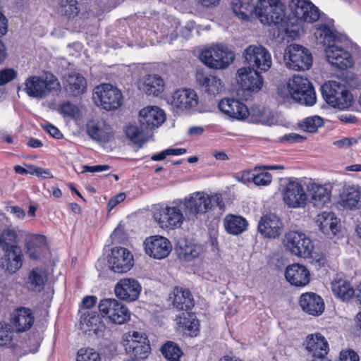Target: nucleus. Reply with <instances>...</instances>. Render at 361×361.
Returning a JSON list of instances; mask_svg holds the SVG:
<instances>
[{"label": "nucleus", "mask_w": 361, "mask_h": 361, "mask_svg": "<svg viewBox=\"0 0 361 361\" xmlns=\"http://www.w3.org/2000/svg\"><path fill=\"white\" fill-rule=\"evenodd\" d=\"M214 206L224 209L225 204L221 193L207 194L204 191L190 193L182 199L173 200L169 205L154 212V218L164 229L180 228L184 220V214L188 221L195 222L201 216L212 210Z\"/></svg>", "instance_id": "f257e3e1"}, {"label": "nucleus", "mask_w": 361, "mask_h": 361, "mask_svg": "<svg viewBox=\"0 0 361 361\" xmlns=\"http://www.w3.org/2000/svg\"><path fill=\"white\" fill-rule=\"evenodd\" d=\"M283 7L280 0H258L255 6L249 3H243L240 0L232 1V9L238 18L248 20L254 12L262 24L269 25H279L283 21Z\"/></svg>", "instance_id": "f03ea898"}, {"label": "nucleus", "mask_w": 361, "mask_h": 361, "mask_svg": "<svg viewBox=\"0 0 361 361\" xmlns=\"http://www.w3.org/2000/svg\"><path fill=\"white\" fill-rule=\"evenodd\" d=\"M200 59L210 68L225 69L233 63L235 54L226 46L216 44L202 50Z\"/></svg>", "instance_id": "7ed1b4c3"}, {"label": "nucleus", "mask_w": 361, "mask_h": 361, "mask_svg": "<svg viewBox=\"0 0 361 361\" xmlns=\"http://www.w3.org/2000/svg\"><path fill=\"white\" fill-rule=\"evenodd\" d=\"M323 98L334 108L345 109L353 103V97L346 87L340 82L329 81L321 87Z\"/></svg>", "instance_id": "20e7f679"}, {"label": "nucleus", "mask_w": 361, "mask_h": 361, "mask_svg": "<svg viewBox=\"0 0 361 361\" xmlns=\"http://www.w3.org/2000/svg\"><path fill=\"white\" fill-rule=\"evenodd\" d=\"M121 343L130 358L145 360L151 353L150 342L145 334L136 331L126 333L122 336Z\"/></svg>", "instance_id": "39448f33"}, {"label": "nucleus", "mask_w": 361, "mask_h": 361, "mask_svg": "<svg viewBox=\"0 0 361 361\" xmlns=\"http://www.w3.org/2000/svg\"><path fill=\"white\" fill-rule=\"evenodd\" d=\"M287 87L289 94L293 99L309 106L316 103L314 88L307 78L298 75H293L288 82Z\"/></svg>", "instance_id": "423d86ee"}, {"label": "nucleus", "mask_w": 361, "mask_h": 361, "mask_svg": "<svg viewBox=\"0 0 361 361\" xmlns=\"http://www.w3.org/2000/svg\"><path fill=\"white\" fill-rule=\"evenodd\" d=\"M98 307L102 317L113 324L121 325L130 319L128 308L116 299H102L99 301Z\"/></svg>", "instance_id": "0eeeda50"}, {"label": "nucleus", "mask_w": 361, "mask_h": 361, "mask_svg": "<svg viewBox=\"0 0 361 361\" xmlns=\"http://www.w3.org/2000/svg\"><path fill=\"white\" fill-rule=\"evenodd\" d=\"M286 66L294 71L309 70L312 65V56L310 51L302 45H289L285 52Z\"/></svg>", "instance_id": "6e6552de"}, {"label": "nucleus", "mask_w": 361, "mask_h": 361, "mask_svg": "<svg viewBox=\"0 0 361 361\" xmlns=\"http://www.w3.org/2000/svg\"><path fill=\"white\" fill-rule=\"evenodd\" d=\"M60 87L58 79L53 75L46 79L32 75L25 82V92L30 97L37 98L46 97L51 91L59 90Z\"/></svg>", "instance_id": "1a4fd4ad"}, {"label": "nucleus", "mask_w": 361, "mask_h": 361, "mask_svg": "<svg viewBox=\"0 0 361 361\" xmlns=\"http://www.w3.org/2000/svg\"><path fill=\"white\" fill-rule=\"evenodd\" d=\"M243 56L248 66L260 72H267L271 66V56L269 51L264 47L249 45L243 52Z\"/></svg>", "instance_id": "9d476101"}, {"label": "nucleus", "mask_w": 361, "mask_h": 361, "mask_svg": "<svg viewBox=\"0 0 361 361\" xmlns=\"http://www.w3.org/2000/svg\"><path fill=\"white\" fill-rule=\"evenodd\" d=\"M285 245L292 254L307 258L311 256L314 246L305 233L290 231L285 235Z\"/></svg>", "instance_id": "9b49d317"}, {"label": "nucleus", "mask_w": 361, "mask_h": 361, "mask_svg": "<svg viewBox=\"0 0 361 361\" xmlns=\"http://www.w3.org/2000/svg\"><path fill=\"white\" fill-rule=\"evenodd\" d=\"M94 98L105 110L111 111L121 106L123 100L121 92L112 85L106 83L96 87Z\"/></svg>", "instance_id": "f8f14e48"}, {"label": "nucleus", "mask_w": 361, "mask_h": 361, "mask_svg": "<svg viewBox=\"0 0 361 361\" xmlns=\"http://www.w3.org/2000/svg\"><path fill=\"white\" fill-rule=\"evenodd\" d=\"M143 245L146 254L157 259L166 258L172 250L170 240L167 238L159 235L146 238Z\"/></svg>", "instance_id": "ddd939ff"}, {"label": "nucleus", "mask_w": 361, "mask_h": 361, "mask_svg": "<svg viewBox=\"0 0 361 361\" xmlns=\"http://www.w3.org/2000/svg\"><path fill=\"white\" fill-rule=\"evenodd\" d=\"M110 268L117 273L128 271L134 264L133 255L127 248L114 247L108 259Z\"/></svg>", "instance_id": "4468645a"}, {"label": "nucleus", "mask_w": 361, "mask_h": 361, "mask_svg": "<svg viewBox=\"0 0 361 361\" xmlns=\"http://www.w3.org/2000/svg\"><path fill=\"white\" fill-rule=\"evenodd\" d=\"M195 78L198 86L208 95L216 96L224 90V85L221 80L204 68H197Z\"/></svg>", "instance_id": "2eb2a0df"}, {"label": "nucleus", "mask_w": 361, "mask_h": 361, "mask_svg": "<svg viewBox=\"0 0 361 361\" xmlns=\"http://www.w3.org/2000/svg\"><path fill=\"white\" fill-rule=\"evenodd\" d=\"M260 71L251 68H241L237 72V81L243 92H258L263 86V78Z\"/></svg>", "instance_id": "dca6fc26"}, {"label": "nucleus", "mask_w": 361, "mask_h": 361, "mask_svg": "<svg viewBox=\"0 0 361 361\" xmlns=\"http://www.w3.org/2000/svg\"><path fill=\"white\" fill-rule=\"evenodd\" d=\"M9 322L13 331L20 334L31 329L35 322V317L30 308L18 307L15 308L11 314Z\"/></svg>", "instance_id": "f3484780"}, {"label": "nucleus", "mask_w": 361, "mask_h": 361, "mask_svg": "<svg viewBox=\"0 0 361 361\" xmlns=\"http://www.w3.org/2000/svg\"><path fill=\"white\" fill-rule=\"evenodd\" d=\"M283 200L288 207H304L306 204L307 195L300 183L290 181L283 190Z\"/></svg>", "instance_id": "a211bd4d"}, {"label": "nucleus", "mask_w": 361, "mask_h": 361, "mask_svg": "<svg viewBox=\"0 0 361 361\" xmlns=\"http://www.w3.org/2000/svg\"><path fill=\"white\" fill-rule=\"evenodd\" d=\"M142 287L140 283L131 278L122 279L115 286L116 296L126 302L136 300L140 294Z\"/></svg>", "instance_id": "6ab92c4d"}, {"label": "nucleus", "mask_w": 361, "mask_h": 361, "mask_svg": "<svg viewBox=\"0 0 361 361\" xmlns=\"http://www.w3.org/2000/svg\"><path fill=\"white\" fill-rule=\"evenodd\" d=\"M327 61L341 70H346L354 65V60L350 53L337 45L328 46L325 49Z\"/></svg>", "instance_id": "aec40b11"}, {"label": "nucleus", "mask_w": 361, "mask_h": 361, "mask_svg": "<svg viewBox=\"0 0 361 361\" xmlns=\"http://www.w3.org/2000/svg\"><path fill=\"white\" fill-rule=\"evenodd\" d=\"M293 12L297 20L314 23L320 18L319 9L309 0H292Z\"/></svg>", "instance_id": "412c9836"}, {"label": "nucleus", "mask_w": 361, "mask_h": 361, "mask_svg": "<svg viewBox=\"0 0 361 361\" xmlns=\"http://www.w3.org/2000/svg\"><path fill=\"white\" fill-rule=\"evenodd\" d=\"M218 107L224 114L239 121L247 118L250 114L247 106L239 99L233 98L221 99Z\"/></svg>", "instance_id": "4be33fe9"}, {"label": "nucleus", "mask_w": 361, "mask_h": 361, "mask_svg": "<svg viewBox=\"0 0 361 361\" xmlns=\"http://www.w3.org/2000/svg\"><path fill=\"white\" fill-rule=\"evenodd\" d=\"M165 120V112L158 106H147L139 113V121L142 129L151 130L159 127Z\"/></svg>", "instance_id": "5701e85b"}, {"label": "nucleus", "mask_w": 361, "mask_h": 361, "mask_svg": "<svg viewBox=\"0 0 361 361\" xmlns=\"http://www.w3.org/2000/svg\"><path fill=\"white\" fill-rule=\"evenodd\" d=\"M299 305L305 313L312 316L321 315L325 309L323 298L314 292L302 293L299 298Z\"/></svg>", "instance_id": "b1692460"}, {"label": "nucleus", "mask_w": 361, "mask_h": 361, "mask_svg": "<svg viewBox=\"0 0 361 361\" xmlns=\"http://www.w3.org/2000/svg\"><path fill=\"white\" fill-rule=\"evenodd\" d=\"M87 133L94 140L107 143L114 138L112 128L104 121H89L86 124Z\"/></svg>", "instance_id": "393cba45"}, {"label": "nucleus", "mask_w": 361, "mask_h": 361, "mask_svg": "<svg viewBox=\"0 0 361 361\" xmlns=\"http://www.w3.org/2000/svg\"><path fill=\"white\" fill-rule=\"evenodd\" d=\"M198 104V97L195 90L190 88L178 89L172 95L171 104L181 110H190Z\"/></svg>", "instance_id": "a878e982"}, {"label": "nucleus", "mask_w": 361, "mask_h": 361, "mask_svg": "<svg viewBox=\"0 0 361 361\" xmlns=\"http://www.w3.org/2000/svg\"><path fill=\"white\" fill-rule=\"evenodd\" d=\"M305 349L308 355L313 358H322L329 353V343L324 336L319 333L308 335L306 338Z\"/></svg>", "instance_id": "bb28decb"}, {"label": "nucleus", "mask_w": 361, "mask_h": 361, "mask_svg": "<svg viewBox=\"0 0 361 361\" xmlns=\"http://www.w3.org/2000/svg\"><path fill=\"white\" fill-rule=\"evenodd\" d=\"M285 277L290 285L296 287H303L310 281L309 270L304 266L298 263L288 265L285 271Z\"/></svg>", "instance_id": "cd10ccee"}, {"label": "nucleus", "mask_w": 361, "mask_h": 361, "mask_svg": "<svg viewBox=\"0 0 361 361\" xmlns=\"http://www.w3.org/2000/svg\"><path fill=\"white\" fill-rule=\"evenodd\" d=\"M172 304L179 311L190 312L195 305V300L189 289L175 286L170 294Z\"/></svg>", "instance_id": "c85d7f7f"}, {"label": "nucleus", "mask_w": 361, "mask_h": 361, "mask_svg": "<svg viewBox=\"0 0 361 361\" xmlns=\"http://www.w3.org/2000/svg\"><path fill=\"white\" fill-rule=\"evenodd\" d=\"M282 224L274 214H269L261 217L257 229L265 238H275L280 235Z\"/></svg>", "instance_id": "c756f323"}, {"label": "nucleus", "mask_w": 361, "mask_h": 361, "mask_svg": "<svg viewBox=\"0 0 361 361\" xmlns=\"http://www.w3.org/2000/svg\"><path fill=\"white\" fill-rule=\"evenodd\" d=\"M182 332L190 337H196L200 332V324L196 314L191 311L182 312L176 319Z\"/></svg>", "instance_id": "7c9ffc66"}, {"label": "nucleus", "mask_w": 361, "mask_h": 361, "mask_svg": "<svg viewBox=\"0 0 361 361\" xmlns=\"http://www.w3.org/2000/svg\"><path fill=\"white\" fill-rule=\"evenodd\" d=\"M331 291L334 297L347 302L355 295V290L351 283L343 278L336 277L331 283Z\"/></svg>", "instance_id": "2f4dec72"}, {"label": "nucleus", "mask_w": 361, "mask_h": 361, "mask_svg": "<svg viewBox=\"0 0 361 361\" xmlns=\"http://www.w3.org/2000/svg\"><path fill=\"white\" fill-rule=\"evenodd\" d=\"M80 329L89 334L93 333L96 335L105 329V325L96 312H87L82 314L80 320Z\"/></svg>", "instance_id": "473e14b6"}, {"label": "nucleus", "mask_w": 361, "mask_h": 361, "mask_svg": "<svg viewBox=\"0 0 361 361\" xmlns=\"http://www.w3.org/2000/svg\"><path fill=\"white\" fill-rule=\"evenodd\" d=\"M224 227L228 234L238 235L247 230L249 224L243 216L228 214L223 220Z\"/></svg>", "instance_id": "72a5a7b5"}, {"label": "nucleus", "mask_w": 361, "mask_h": 361, "mask_svg": "<svg viewBox=\"0 0 361 361\" xmlns=\"http://www.w3.org/2000/svg\"><path fill=\"white\" fill-rule=\"evenodd\" d=\"M23 254L20 246H14L4 252L2 267L8 272L13 274L19 270L23 263Z\"/></svg>", "instance_id": "f704fd0d"}, {"label": "nucleus", "mask_w": 361, "mask_h": 361, "mask_svg": "<svg viewBox=\"0 0 361 361\" xmlns=\"http://www.w3.org/2000/svg\"><path fill=\"white\" fill-rule=\"evenodd\" d=\"M26 252L34 260L41 258L47 248L46 238L42 235L31 236L25 243Z\"/></svg>", "instance_id": "c9c22d12"}, {"label": "nucleus", "mask_w": 361, "mask_h": 361, "mask_svg": "<svg viewBox=\"0 0 361 361\" xmlns=\"http://www.w3.org/2000/svg\"><path fill=\"white\" fill-rule=\"evenodd\" d=\"M47 281V271L42 267H35L28 273L25 283L28 289L40 292L44 289Z\"/></svg>", "instance_id": "e433bc0d"}, {"label": "nucleus", "mask_w": 361, "mask_h": 361, "mask_svg": "<svg viewBox=\"0 0 361 361\" xmlns=\"http://www.w3.org/2000/svg\"><path fill=\"white\" fill-rule=\"evenodd\" d=\"M316 223L319 230L325 235L336 234L338 231V219L331 212H323L316 217Z\"/></svg>", "instance_id": "4c0bfd02"}, {"label": "nucleus", "mask_w": 361, "mask_h": 361, "mask_svg": "<svg viewBox=\"0 0 361 361\" xmlns=\"http://www.w3.org/2000/svg\"><path fill=\"white\" fill-rule=\"evenodd\" d=\"M87 85L86 79L77 73L68 74L64 82L66 90L74 97L83 94L87 89Z\"/></svg>", "instance_id": "58836bf2"}, {"label": "nucleus", "mask_w": 361, "mask_h": 361, "mask_svg": "<svg viewBox=\"0 0 361 361\" xmlns=\"http://www.w3.org/2000/svg\"><path fill=\"white\" fill-rule=\"evenodd\" d=\"M339 203L350 210L361 207V191L355 187L345 188L340 195Z\"/></svg>", "instance_id": "ea45409f"}, {"label": "nucleus", "mask_w": 361, "mask_h": 361, "mask_svg": "<svg viewBox=\"0 0 361 361\" xmlns=\"http://www.w3.org/2000/svg\"><path fill=\"white\" fill-rule=\"evenodd\" d=\"M176 250L180 259L191 261L200 256L202 249L200 246L187 240H180L178 242Z\"/></svg>", "instance_id": "a19ab883"}, {"label": "nucleus", "mask_w": 361, "mask_h": 361, "mask_svg": "<svg viewBox=\"0 0 361 361\" xmlns=\"http://www.w3.org/2000/svg\"><path fill=\"white\" fill-rule=\"evenodd\" d=\"M312 200L316 206H324L331 200V193L325 186L317 183L309 185Z\"/></svg>", "instance_id": "79ce46f5"}, {"label": "nucleus", "mask_w": 361, "mask_h": 361, "mask_svg": "<svg viewBox=\"0 0 361 361\" xmlns=\"http://www.w3.org/2000/svg\"><path fill=\"white\" fill-rule=\"evenodd\" d=\"M144 91L147 95L159 96L164 89V81L159 75H148L144 81Z\"/></svg>", "instance_id": "37998d69"}, {"label": "nucleus", "mask_w": 361, "mask_h": 361, "mask_svg": "<svg viewBox=\"0 0 361 361\" xmlns=\"http://www.w3.org/2000/svg\"><path fill=\"white\" fill-rule=\"evenodd\" d=\"M319 32V38L324 45L334 46L336 42H341V37L338 36L335 30L326 24H320L317 28Z\"/></svg>", "instance_id": "c03bdc74"}, {"label": "nucleus", "mask_w": 361, "mask_h": 361, "mask_svg": "<svg viewBox=\"0 0 361 361\" xmlns=\"http://www.w3.org/2000/svg\"><path fill=\"white\" fill-rule=\"evenodd\" d=\"M161 353L167 361H180L183 355L180 347L175 342L168 341L160 348Z\"/></svg>", "instance_id": "a18cd8bd"}, {"label": "nucleus", "mask_w": 361, "mask_h": 361, "mask_svg": "<svg viewBox=\"0 0 361 361\" xmlns=\"http://www.w3.org/2000/svg\"><path fill=\"white\" fill-rule=\"evenodd\" d=\"M18 245V233L12 228H6L0 233V247L4 252Z\"/></svg>", "instance_id": "49530a36"}, {"label": "nucleus", "mask_w": 361, "mask_h": 361, "mask_svg": "<svg viewBox=\"0 0 361 361\" xmlns=\"http://www.w3.org/2000/svg\"><path fill=\"white\" fill-rule=\"evenodd\" d=\"M323 125V119L318 116L305 118L300 123H299L300 128L304 131L308 133L316 132L318 128L322 126Z\"/></svg>", "instance_id": "de8ad7c7"}, {"label": "nucleus", "mask_w": 361, "mask_h": 361, "mask_svg": "<svg viewBox=\"0 0 361 361\" xmlns=\"http://www.w3.org/2000/svg\"><path fill=\"white\" fill-rule=\"evenodd\" d=\"M13 329L10 324L4 322H0V346H8L13 341Z\"/></svg>", "instance_id": "09e8293b"}, {"label": "nucleus", "mask_w": 361, "mask_h": 361, "mask_svg": "<svg viewBox=\"0 0 361 361\" xmlns=\"http://www.w3.org/2000/svg\"><path fill=\"white\" fill-rule=\"evenodd\" d=\"M137 127V126L129 124L126 126L125 133L126 136L134 143L139 145V148L142 147V144L145 142V140L140 139L141 134L142 133V130Z\"/></svg>", "instance_id": "8fccbe9b"}, {"label": "nucleus", "mask_w": 361, "mask_h": 361, "mask_svg": "<svg viewBox=\"0 0 361 361\" xmlns=\"http://www.w3.org/2000/svg\"><path fill=\"white\" fill-rule=\"evenodd\" d=\"M76 361H102L99 353L93 349L81 348L78 350Z\"/></svg>", "instance_id": "3c124183"}, {"label": "nucleus", "mask_w": 361, "mask_h": 361, "mask_svg": "<svg viewBox=\"0 0 361 361\" xmlns=\"http://www.w3.org/2000/svg\"><path fill=\"white\" fill-rule=\"evenodd\" d=\"M61 8V12L69 18L72 16L74 17L79 13L76 0H66L65 4L63 1Z\"/></svg>", "instance_id": "603ef678"}, {"label": "nucleus", "mask_w": 361, "mask_h": 361, "mask_svg": "<svg viewBox=\"0 0 361 361\" xmlns=\"http://www.w3.org/2000/svg\"><path fill=\"white\" fill-rule=\"evenodd\" d=\"M60 112L64 116L75 118L79 114V109L75 105L72 104L70 102H66L60 106Z\"/></svg>", "instance_id": "864d4df0"}, {"label": "nucleus", "mask_w": 361, "mask_h": 361, "mask_svg": "<svg viewBox=\"0 0 361 361\" xmlns=\"http://www.w3.org/2000/svg\"><path fill=\"white\" fill-rule=\"evenodd\" d=\"M18 73L12 68H5L0 71V86L4 85L13 80Z\"/></svg>", "instance_id": "5fc2aeb1"}, {"label": "nucleus", "mask_w": 361, "mask_h": 361, "mask_svg": "<svg viewBox=\"0 0 361 361\" xmlns=\"http://www.w3.org/2000/svg\"><path fill=\"white\" fill-rule=\"evenodd\" d=\"M28 169H30L29 173L31 175H36L44 178H53V175L49 169H44L34 165H29Z\"/></svg>", "instance_id": "6e6d98bb"}, {"label": "nucleus", "mask_w": 361, "mask_h": 361, "mask_svg": "<svg viewBox=\"0 0 361 361\" xmlns=\"http://www.w3.org/2000/svg\"><path fill=\"white\" fill-rule=\"evenodd\" d=\"M272 176L268 172H262L255 175L252 181L256 185H267L271 183Z\"/></svg>", "instance_id": "4d7b16f0"}, {"label": "nucleus", "mask_w": 361, "mask_h": 361, "mask_svg": "<svg viewBox=\"0 0 361 361\" xmlns=\"http://www.w3.org/2000/svg\"><path fill=\"white\" fill-rule=\"evenodd\" d=\"M44 130L51 137L56 139H61L63 137L62 133L59 130V129L55 126L47 123L44 126Z\"/></svg>", "instance_id": "13d9d810"}, {"label": "nucleus", "mask_w": 361, "mask_h": 361, "mask_svg": "<svg viewBox=\"0 0 361 361\" xmlns=\"http://www.w3.org/2000/svg\"><path fill=\"white\" fill-rule=\"evenodd\" d=\"M341 361H360L358 355L353 350L342 351L340 354Z\"/></svg>", "instance_id": "bf43d9fd"}, {"label": "nucleus", "mask_w": 361, "mask_h": 361, "mask_svg": "<svg viewBox=\"0 0 361 361\" xmlns=\"http://www.w3.org/2000/svg\"><path fill=\"white\" fill-rule=\"evenodd\" d=\"M97 300V298L96 296H85L82 300L81 307L83 309H90L96 305Z\"/></svg>", "instance_id": "052dcab7"}, {"label": "nucleus", "mask_w": 361, "mask_h": 361, "mask_svg": "<svg viewBox=\"0 0 361 361\" xmlns=\"http://www.w3.org/2000/svg\"><path fill=\"white\" fill-rule=\"evenodd\" d=\"M126 198V194L124 192H121L111 198L108 202V207L110 209L115 207L117 204L123 202Z\"/></svg>", "instance_id": "680f3d73"}, {"label": "nucleus", "mask_w": 361, "mask_h": 361, "mask_svg": "<svg viewBox=\"0 0 361 361\" xmlns=\"http://www.w3.org/2000/svg\"><path fill=\"white\" fill-rule=\"evenodd\" d=\"M85 170L88 172H100L104 171H107L110 169L109 165H95V166H85Z\"/></svg>", "instance_id": "e2e57ef3"}, {"label": "nucleus", "mask_w": 361, "mask_h": 361, "mask_svg": "<svg viewBox=\"0 0 361 361\" xmlns=\"http://www.w3.org/2000/svg\"><path fill=\"white\" fill-rule=\"evenodd\" d=\"M355 141H353V138L344 137L343 139L336 140L334 142V145L337 146L339 148L350 147L351 146Z\"/></svg>", "instance_id": "0e129e2a"}, {"label": "nucleus", "mask_w": 361, "mask_h": 361, "mask_svg": "<svg viewBox=\"0 0 361 361\" xmlns=\"http://www.w3.org/2000/svg\"><path fill=\"white\" fill-rule=\"evenodd\" d=\"M8 211L16 215L18 218H23L25 216V211L18 205L10 207Z\"/></svg>", "instance_id": "69168bd1"}, {"label": "nucleus", "mask_w": 361, "mask_h": 361, "mask_svg": "<svg viewBox=\"0 0 361 361\" xmlns=\"http://www.w3.org/2000/svg\"><path fill=\"white\" fill-rule=\"evenodd\" d=\"M7 32V19L3 13L0 12V37L6 35Z\"/></svg>", "instance_id": "338daca9"}, {"label": "nucleus", "mask_w": 361, "mask_h": 361, "mask_svg": "<svg viewBox=\"0 0 361 361\" xmlns=\"http://www.w3.org/2000/svg\"><path fill=\"white\" fill-rule=\"evenodd\" d=\"M27 146L32 148H39L43 146L42 142L37 138L30 137L27 143Z\"/></svg>", "instance_id": "774afa93"}]
</instances>
